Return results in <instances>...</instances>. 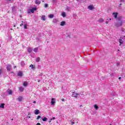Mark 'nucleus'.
<instances>
[{
  "label": "nucleus",
  "instance_id": "1",
  "mask_svg": "<svg viewBox=\"0 0 125 125\" xmlns=\"http://www.w3.org/2000/svg\"><path fill=\"white\" fill-rule=\"evenodd\" d=\"M79 95H80V94L76 93V92H72V97H75V98H78V97H79Z\"/></svg>",
  "mask_w": 125,
  "mask_h": 125
},
{
  "label": "nucleus",
  "instance_id": "2",
  "mask_svg": "<svg viewBox=\"0 0 125 125\" xmlns=\"http://www.w3.org/2000/svg\"><path fill=\"white\" fill-rule=\"evenodd\" d=\"M11 68H12L11 64H8L7 65L6 69L8 71H10V70H11Z\"/></svg>",
  "mask_w": 125,
  "mask_h": 125
},
{
  "label": "nucleus",
  "instance_id": "3",
  "mask_svg": "<svg viewBox=\"0 0 125 125\" xmlns=\"http://www.w3.org/2000/svg\"><path fill=\"white\" fill-rule=\"evenodd\" d=\"M7 92L9 95H12V90L8 89L7 90Z\"/></svg>",
  "mask_w": 125,
  "mask_h": 125
},
{
  "label": "nucleus",
  "instance_id": "4",
  "mask_svg": "<svg viewBox=\"0 0 125 125\" xmlns=\"http://www.w3.org/2000/svg\"><path fill=\"white\" fill-rule=\"evenodd\" d=\"M17 100H18V101H19L20 102H21V101H22L23 100V97H22V96H20L17 98Z\"/></svg>",
  "mask_w": 125,
  "mask_h": 125
},
{
  "label": "nucleus",
  "instance_id": "5",
  "mask_svg": "<svg viewBox=\"0 0 125 125\" xmlns=\"http://www.w3.org/2000/svg\"><path fill=\"white\" fill-rule=\"evenodd\" d=\"M55 103V99L52 98L51 102V105H54Z\"/></svg>",
  "mask_w": 125,
  "mask_h": 125
},
{
  "label": "nucleus",
  "instance_id": "6",
  "mask_svg": "<svg viewBox=\"0 0 125 125\" xmlns=\"http://www.w3.org/2000/svg\"><path fill=\"white\" fill-rule=\"evenodd\" d=\"M33 51V49L31 47L27 48V52L28 53H32V51Z\"/></svg>",
  "mask_w": 125,
  "mask_h": 125
},
{
  "label": "nucleus",
  "instance_id": "7",
  "mask_svg": "<svg viewBox=\"0 0 125 125\" xmlns=\"http://www.w3.org/2000/svg\"><path fill=\"white\" fill-rule=\"evenodd\" d=\"M33 51H34V52H35V53H38V51H39V47H37L33 49Z\"/></svg>",
  "mask_w": 125,
  "mask_h": 125
},
{
  "label": "nucleus",
  "instance_id": "8",
  "mask_svg": "<svg viewBox=\"0 0 125 125\" xmlns=\"http://www.w3.org/2000/svg\"><path fill=\"white\" fill-rule=\"evenodd\" d=\"M118 14H119L118 13H113V15L114 16V17L115 19H117V17H118Z\"/></svg>",
  "mask_w": 125,
  "mask_h": 125
},
{
  "label": "nucleus",
  "instance_id": "9",
  "mask_svg": "<svg viewBox=\"0 0 125 125\" xmlns=\"http://www.w3.org/2000/svg\"><path fill=\"white\" fill-rule=\"evenodd\" d=\"M34 113L35 115H39V114H40V111L38 109H36L34 111Z\"/></svg>",
  "mask_w": 125,
  "mask_h": 125
},
{
  "label": "nucleus",
  "instance_id": "10",
  "mask_svg": "<svg viewBox=\"0 0 125 125\" xmlns=\"http://www.w3.org/2000/svg\"><path fill=\"white\" fill-rule=\"evenodd\" d=\"M124 40H123L122 39H121V38H120V39L119 40V42L120 43H121V44H122L124 43Z\"/></svg>",
  "mask_w": 125,
  "mask_h": 125
},
{
  "label": "nucleus",
  "instance_id": "11",
  "mask_svg": "<svg viewBox=\"0 0 125 125\" xmlns=\"http://www.w3.org/2000/svg\"><path fill=\"white\" fill-rule=\"evenodd\" d=\"M35 3L36 4H41V1L40 0H35Z\"/></svg>",
  "mask_w": 125,
  "mask_h": 125
},
{
  "label": "nucleus",
  "instance_id": "12",
  "mask_svg": "<svg viewBox=\"0 0 125 125\" xmlns=\"http://www.w3.org/2000/svg\"><path fill=\"white\" fill-rule=\"evenodd\" d=\"M18 76H19V77H22V76H23V73H22V72H18Z\"/></svg>",
  "mask_w": 125,
  "mask_h": 125
},
{
  "label": "nucleus",
  "instance_id": "13",
  "mask_svg": "<svg viewBox=\"0 0 125 125\" xmlns=\"http://www.w3.org/2000/svg\"><path fill=\"white\" fill-rule=\"evenodd\" d=\"M94 107L95 108V109L96 110H98V109H99V107L98 106L97 104H94Z\"/></svg>",
  "mask_w": 125,
  "mask_h": 125
},
{
  "label": "nucleus",
  "instance_id": "14",
  "mask_svg": "<svg viewBox=\"0 0 125 125\" xmlns=\"http://www.w3.org/2000/svg\"><path fill=\"white\" fill-rule=\"evenodd\" d=\"M88 8L90 9V10H92V9H94V8H93V6L89 5L88 6Z\"/></svg>",
  "mask_w": 125,
  "mask_h": 125
},
{
  "label": "nucleus",
  "instance_id": "15",
  "mask_svg": "<svg viewBox=\"0 0 125 125\" xmlns=\"http://www.w3.org/2000/svg\"><path fill=\"white\" fill-rule=\"evenodd\" d=\"M3 73V69H0V77H1V74Z\"/></svg>",
  "mask_w": 125,
  "mask_h": 125
},
{
  "label": "nucleus",
  "instance_id": "16",
  "mask_svg": "<svg viewBox=\"0 0 125 125\" xmlns=\"http://www.w3.org/2000/svg\"><path fill=\"white\" fill-rule=\"evenodd\" d=\"M21 65L22 67H24L25 66V62L24 61H22L21 62Z\"/></svg>",
  "mask_w": 125,
  "mask_h": 125
},
{
  "label": "nucleus",
  "instance_id": "17",
  "mask_svg": "<svg viewBox=\"0 0 125 125\" xmlns=\"http://www.w3.org/2000/svg\"><path fill=\"white\" fill-rule=\"evenodd\" d=\"M41 19L42 20H43V21H45V16L44 15L42 16Z\"/></svg>",
  "mask_w": 125,
  "mask_h": 125
},
{
  "label": "nucleus",
  "instance_id": "18",
  "mask_svg": "<svg viewBox=\"0 0 125 125\" xmlns=\"http://www.w3.org/2000/svg\"><path fill=\"white\" fill-rule=\"evenodd\" d=\"M125 21H121V22H120L119 23H118V26H122V25H123V23H125Z\"/></svg>",
  "mask_w": 125,
  "mask_h": 125
},
{
  "label": "nucleus",
  "instance_id": "19",
  "mask_svg": "<svg viewBox=\"0 0 125 125\" xmlns=\"http://www.w3.org/2000/svg\"><path fill=\"white\" fill-rule=\"evenodd\" d=\"M62 17H65L66 16V13H65V12H62Z\"/></svg>",
  "mask_w": 125,
  "mask_h": 125
},
{
  "label": "nucleus",
  "instance_id": "20",
  "mask_svg": "<svg viewBox=\"0 0 125 125\" xmlns=\"http://www.w3.org/2000/svg\"><path fill=\"white\" fill-rule=\"evenodd\" d=\"M65 23L66 22L65 21H62L60 25L61 26H64V25H65Z\"/></svg>",
  "mask_w": 125,
  "mask_h": 125
},
{
  "label": "nucleus",
  "instance_id": "21",
  "mask_svg": "<svg viewBox=\"0 0 125 125\" xmlns=\"http://www.w3.org/2000/svg\"><path fill=\"white\" fill-rule=\"evenodd\" d=\"M42 121H43V122H46V121H47V118L44 117L42 118Z\"/></svg>",
  "mask_w": 125,
  "mask_h": 125
},
{
  "label": "nucleus",
  "instance_id": "22",
  "mask_svg": "<svg viewBox=\"0 0 125 125\" xmlns=\"http://www.w3.org/2000/svg\"><path fill=\"white\" fill-rule=\"evenodd\" d=\"M5 104H1L0 105V108H4V105Z\"/></svg>",
  "mask_w": 125,
  "mask_h": 125
},
{
  "label": "nucleus",
  "instance_id": "23",
  "mask_svg": "<svg viewBox=\"0 0 125 125\" xmlns=\"http://www.w3.org/2000/svg\"><path fill=\"white\" fill-rule=\"evenodd\" d=\"M40 60H41V58L40 57H38L36 60V62H40Z\"/></svg>",
  "mask_w": 125,
  "mask_h": 125
},
{
  "label": "nucleus",
  "instance_id": "24",
  "mask_svg": "<svg viewBox=\"0 0 125 125\" xmlns=\"http://www.w3.org/2000/svg\"><path fill=\"white\" fill-rule=\"evenodd\" d=\"M28 85V83L27 82H25L23 83V86H27Z\"/></svg>",
  "mask_w": 125,
  "mask_h": 125
},
{
  "label": "nucleus",
  "instance_id": "25",
  "mask_svg": "<svg viewBox=\"0 0 125 125\" xmlns=\"http://www.w3.org/2000/svg\"><path fill=\"white\" fill-rule=\"evenodd\" d=\"M29 67H31V69H32V70H34V69H35V66H34V65H33V64H31V65L29 66Z\"/></svg>",
  "mask_w": 125,
  "mask_h": 125
},
{
  "label": "nucleus",
  "instance_id": "26",
  "mask_svg": "<svg viewBox=\"0 0 125 125\" xmlns=\"http://www.w3.org/2000/svg\"><path fill=\"white\" fill-rule=\"evenodd\" d=\"M12 12H14V11H15L16 10V9L15 8V7H13L12 8Z\"/></svg>",
  "mask_w": 125,
  "mask_h": 125
},
{
  "label": "nucleus",
  "instance_id": "27",
  "mask_svg": "<svg viewBox=\"0 0 125 125\" xmlns=\"http://www.w3.org/2000/svg\"><path fill=\"white\" fill-rule=\"evenodd\" d=\"M19 89H20V91H21L22 92V91H24V88L23 87H20Z\"/></svg>",
  "mask_w": 125,
  "mask_h": 125
},
{
  "label": "nucleus",
  "instance_id": "28",
  "mask_svg": "<svg viewBox=\"0 0 125 125\" xmlns=\"http://www.w3.org/2000/svg\"><path fill=\"white\" fill-rule=\"evenodd\" d=\"M49 18H53L54 17V15L53 14H50L49 16Z\"/></svg>",
  "mask_w": 125,
  "mask_h": 125
},
{
  "label": "nucleus",
  "instance_id": "29",
  "mask_svg": "<svg viewBox=\"0 0 125 125\" xmlns=\"http://www.w3.org/2000/svg\"><path fill=\"white\" fill-rule=\"evenodd\" d=\"M99 22H100L101 23H102V22H104V20L103 19H100L99 20Z\"/></svg>",
  "mask_w": 125,
  "mask_h": 125
},
{
  "label": "nucleus",
  "instance_id": "30",
  "mask_svg": "<svg viewBox=\"0 0 125 125\" xmlns=\"http://www.w3.org/2000/svg\"><path fill=\"white\" fill-rule=\"evenodd\" d=\"M71 123L72 125H74V124H76V122H75V120H73L71 121Z\"/></svg>",
  "mask_w": 125,
  "mask_h": 125
},
{
  "label": "nucleus",
  "instance_id": "31",
  "mask_svg": "<svg viewBox=\"0 0 125 125\" xmlns=\"http://www.w3.org/2000/svg\"><path fill=\"white\" fill-rule=\"evenodd\" d=\"M44 7H45V8L48 7V4H47V3L44 4Z\"/></svg>",
  "mask_w": 125,
  "mask_h": 125
},
{
  "label": "nucleus",
  "instance_id": "32",
  "mask_svg": "<svg viewBox=\"0 0 125 125\" xmlns=\"http://www.w3.org/2000/svg\"><path fill=\"white\" fill-rule=\"evenodd\" d=\"M120 38H121V39L123 40V41H125V36H122Z\"/></svg>",
  "mask_w": 125,
  "mask_h": 125
},
{
  "label": "nucleus",
  "instance_id": "33",
  "mask_svg": "<svg viewBox=\"0 0 125 125\" xmlns=\"http://www.w3.org/2000/svg\"><path fill=\"white\" fill-rule=\"evenodd\" d=\"M53 23H57L58 21H57V20H56V19H54V20H53Z\"/></svg>",
  "mask_w": 125,
  "mask_h": 125
},
{
  "label": "nucleus",
  "instance_id": "34",
  "mask_svg": "<svg viewBox=\"0 0 125 125\" xmlns=\"http://www.w3.org/2000/svg\"><path fill=\"white\" fill-rule=\"evenodd\" d=\"M70 9H71V8H70V7H67L66 8V10H67V11H70Z\"/></svg>",
  "mask_w": 125,
  "mask_h": 125
},
{
  "label": "nucleus",
  "instance_id": "35",
  "mask_svg": "<svg viewBox=\"0 0 125 125\" xmlns=\"http://www.w3.org/2000/svg\"><path fill=\"white\" fill-rule=\"evenodd\" d=\"M117 20H118V21H121V20H122V17H119L118 18Z\"/></svg>",
  "mask_w": 125,
  "mask_h": 125
},
{
  "label": "nucleus",
  "instance_id": "36",
  "mask_svg": "<svg viewBox=\"0 0 125 125\" xmlns=\"http://www.w3.org/2000/svg\"><path fill=\"white\" fill-rule=\"evenodd\" d=\"M31 118V116H27L25 118V120H27L28 119H30Z\"/></svg>",
  "mask_w": 125,
  "mask_h": 125
},
{
  "label": "nucleus",
  "instance_id": "37",
  "mask_svg": "<svg viewBox=\"0 0 125 125\" xmlns=\"http://www.w3.org/2000/svg\"><path fill=\"white\" fill-rule=\"evenodd\" d=\"M30 11L31 13H34V12H35V11H34L32 8L30 10Z\"/></svg>",
  "mask_w": 125,
  "mask_h": 125
},
{
  "label": "nucleus",
  "instance_id": "38",
  "mask_svg": "<svg viewBox=\"0 0 125 125\" xmlns=\"http://www.w3.org/2000/svg\"><path fill=\"white\" fill-rule=\"evenodd\" d=\"M41 116H38L37 117V120H40V119H41Z\"/></svg>",
  "mask_w": 125,
  "mask_h": 125
},
{
  "label": "nucleus",
  "instance_id": "39",
  "mask_svg": "<svg viewBox=\"0 0 125 125\" xmlns=\"http://www.w3.org/2000/svg\"><path fill=\"white\" fill-rule=\"evenodd\" d=\"M24 29H27V24H24Z\"/></svg>",
  "mask_w": 125,
  "mask_h": 125
},
{
  "label": "nucleus",
  "instance_id": "40",
  "mask_svg": "<svg viewBox=\"0 0 125 125\" xmlns=\"http://www.w3.org/2000/svg\"><path fill=\"white\" fill-rule=\"evenodd\" d=\"M32 9L34 11L37 10V8L33 7Z\"/></svg>",
  "mask_w": 125,
  "mask_h": 125
},
{
  "label": "nucleus",
  "instance_id": "41",
  "mask_svg": "<svg viewBox=\"0 0 125 125\" xmlns=\"http://www.w3.org/2000/svg\"><path fill=\"white\" fill-rule=\"evenodd\" d=\"M37 68H38V69H41V65H38L37 66Z\"/></svg>",
  "mask_w": 125,
  "mask_h": 125
},
{
  "label": "nucleus",
  "instance_id": "42",
  "mask_svg": "<svg viewBox=\"0 0 125 125\" xmlns=\"http://www.w3.org/2000/svg\"><path fill=\"white\" fill-rule=\"evenodd\" d=\"M23 21H22V23L20 24L21 27V26H23Z\"/></svg>",
  "mask_w": 125,
  "mask_h": 125
},
{
  "label": "nucleus",
  "instance_id": "43",
  "mask_svg": "<svg viewBox=\"0 0 125 125\" xmlns=\"http://www.w3.org/2000/svg\"><path fill=\"white\" fill-rule=\"evenodd\" d=\"M51 121H52V119L49 120V123H51Z\"/></svg>",
  "mask_w": 125,
  "mask_h": 125
},
{
  "label": "nucleus",
  "instance_id": "44",
  "mask_svg": "<svg viewBox=\"0 0 125 125\" xmlns=\"http://www.w3.org/2000/svg\"><path fill=\"white\" fill-rule=\"evenodd\" d=\"M109 23V21H105V24H108Z\"/></svg>",
  "mask_w": 125,
  "mask_h": 125
},
{
  "label": "nucleus",
  "instance_id": "45",
  "mask_svg": "<svg viewBox=\"0 0 125 125\" xmlns=\"http://www.w3.org/2000/svg\"><path fill=\"white\" fill-rule=\"evenodd\" d=\"M36 125H41V123H37V124H36Z\"/></svg>",
  "mask_w": 125,
  "mask_h": 125
},
{
  "label": "nucleus",
  "instance_id": "46",
  "mask_svg": "<svg viewBox=\"0 0 125 125\" xmlns=\"http://www.w3.org/2000/svg\"><path fill=\"white\" fill-rule=\"evenodd\" d=\"M39 76H42V73H41V74L39 75Z\"/></svg>",
  "mask_w": 125,
  "mask_h": 125
},
{
  "label": "nucleus",
  "instance_id": "47",
  "mask_svg": "<svg viewBox=\"0 0 125 125\" xmlns=\"http://www.w3.org/2000/svg\"><path fill=\"white\" fill-rule=\"evenodd\" d=\"M62 101H65V99H62Z\"/></svg>",
  "mask_w": 125,
  "mask_h": 125
},
{
  "label": "nucleus",
  "instance_id": "48",
  "mask_svg": "<svg viewBox=\"0 0 125 125\" xmlns=\"http://www.w3.org/2000/svg\"><path fill=\"white\" fill-rule=\"evenodd\" d=\"M52 120H55V117H53V118H52Z\"/></svg>",
  "mask_w": 125,
  "mask_h": 125
},
{
  "label": "nucleus",
  "instance_id": "49",
  "mask_svg": "<svg viewBox=\"0 0 125 125\" xmlns=\"http://www.w3.org/2000/svg\"><path fill=\"white\" fill-rule=\"evenodd\" d=\"M36 101H34V102H33V103H34V104H36Z\"/></svg>",
  "mask_w": 125,
  "mask_h": 125
},
{
  "label": "nucleus",
  "instance_id": "50",
  "mask_svg": "<svg viewBox=\"0 0 125 125\" xmlns=\"http://www.w3.org/2000/svg\"><path fill=\"white\" fill-rule=\"evenodd\" d=\"M121 79H122V77H119V80H121Z\"/></svg>",
  "mask_w": 125,
  "mask_h": 125
},
{
  "label": "nucleus",
  "instance_id": "51",
  "mask_svg": "<svg viewBox=\"0 0 125 125\" xmlns=\"http://www.w3.org/2000/svg\"><path fill=\"white\" fill-rule=\"evenodd\" d=\"M80 107H83V105H80Z\"/></svg>",
  "mask_w": 125,
  "mask_h": 125
},
{
  "label": "nucleus",
  "instance_id": "52",
  "mask_svg": "<svg viewBox=\"0 0 125 125\" xmlns=\"http://www.w3.org/2000/svg\"><path fill=\"white\" fill-rule=\"evenodd\" d=\"M28 116H31L30 113H29V114H28Z\"/></svg>",
  "mask_w": 125,
  "mask_h": 125
},
{
  "label": "nucleus",
  "instance_id": "53",
  "mask_svg": "<svg viewBox=\"0 0 125 125\" xmlns=\"http://www.w3.org/2000/svg\"><path fill=\"white\" fill-rule=\"evenodd\" d=\"M11 0H7V1H10Z\"/></svg>",
  "mask_w": 125,
  "mask_h": 125
},
{
  "label": "nucleus",
  "instance_id": "54",
  "mask_svg": "<svg viewBox=\"0 0 125 125\" xmlns=\"http://www.w3.org/2000/svg\"><path fill=\"white\" fill-rule=\"evenodd\" d=\"M120 51V50H118L117 52H119Z\"/></svg>",
  "mask_w": 125,
  "mask_h": 125
},
{
  "label": "nucleus",
  "instance_id": "55",
  "mask_svg": "<svg viewBox=\"0 0 125 125\" xmlns=\"http://www.w3.org/2000/svg\"><path fill=\"white\" fill-rule=\"evenodd\" d=\"M38 82H39V83H40V82H41V80H39Z\"/></svg>",
  "mask_w": 125,
  "mask_h": 125
},
{
  "label": "nucleus",
  "instance_id": "56",
  "mask_svg": "<svg viewBox=\"0 0 125 125\" xmlns=\"http://www.w3.org/2000/svg\"><path fill=\"white\" fill-rule=\"evenodd\" d=\"M42 2H44V0H42Z\"/></svg>",
  "mask_w": 125,
  "mask_h": 125
},
{
  "label": "nucleus",
  "instance_id": "57",
  "mask_svg": "<svg viewBox=\"0 0 125 125\" xmlns=\"http://www.w3.org/2000/svg\"><path fill=\"white\" fill-rule=\"evenodd\" d=\"M109 20H112V19H110Z\"/></svg>",
  "mask_w": 125,
  "mask_h": 125
},
{
  "label": "nucleus",
  "instance_id": "58",
  "mask_svg": "<svg viewBox=\"0 0 125 125\" xmlns=\"http://www.w3.org/2000/svg\"><path fill=\"white\" fill-rule=\"evenodd\" d=\"M81 95H83V94H81Z\"/></svg>",
  "mask_w": 125,
  "mask_h": 125
},
{
  "label": "nucleus",
  "instance_id": "59",
  "mask_svg": "<svg viewBox=\"0 0 125 125\" xmlns=\"http://www.w3.org/2000/svg\"><path fill=\"white\" fill-rule=\"evenodd\" d=\"M12 121H13V119H12Z\"/></svg>",
  "mask_w": 125,
  "mask_h": 125
},
{
  "label": "nucleus",
  "instance_id": "60",
  "mask_svg": "<svg viewBox=\"0 0 125 125\" xmlns=\"http://www.w3.org/2000/svg\"><path fill=\"white\" fill-rule=\"evenodd\" d=\"M14 68H16V66H15Z\"/></svg>",
  "mask_w": 125,
  "mask_h": 125
},
{
  "label": "nucleus",
  "instance_id": "61",
  "mask_svg": "<svg viewBox=\"0 0 125 125\" xmlns=\"http://www.w3.org/2000/svg\"><path fill=\"white\" fill-rule=\"evenodd\" d=\"M76 123L78 124V122H77Z\"/></svg>",
  "mask_w": 125,
  "mask_h": 125
},
{
  "label": "nucleus",
  "instance_id": "62",
  "mask_svg": "<svg viewBox=\"0 0 125 125\" xmlns=\"http://www.w3.org/2000/svg\"><path fill=\"white\" fill-rule=\"evenodd\" d=\"M124 1V0H122V1Z\"/></svg>",
  "mask_w": 125,
  "mask_h": 125
},
{
  "label": "nucleus",
  "instance_id": "63",
  "mask_svg": "<svg viewBox=\"0 0 125 125\" xmlns=\"http://www.w3.org/2000/svg\"><path fill=\"white\" fill-rule=\"evenodd\" d=\"M112 125V124H110V125Z\"/></svg>",
  "mask_w": 125,
  "mask_h": 125
},
{
  "label": "nucleus",
  "instance_id": "64",
  "mask_svg": "<svg viewBox=\"0 0 125 125\" xmlns=\"http://www.w3.org/2000/svg\"><path fill=\"white\" fill-rule=\"evenodd\" d=\"M14 27H15V25H14Z\"/></svg>",
  "mask_w": 125,
  "mask_h": 125
}]
</instances>
